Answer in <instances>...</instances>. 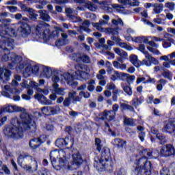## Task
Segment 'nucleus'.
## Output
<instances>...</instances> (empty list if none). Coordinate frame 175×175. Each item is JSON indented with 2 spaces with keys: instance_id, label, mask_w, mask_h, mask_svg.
Masks as SVG:
<instances>
[{
  "instance_id": "37998d69",
  "label": "nucleus",
  "mask_w": 175,
  "mask_h": 175,
  "mask_svg": "<svg viewBox=\"0 0 175 175\" xmlns=\"http://www.w3.org/2000/svg\"><path fill=\"white\" fill-rule=\"evenodd\" d=\"M68 43H69V40L59 39L55 42V45L57 47H59V46H65V44H68Z\"/></svg>"
},
{
  "instance_id": "a18cd8bd",
  "label": "nucleus",
  "mask_w": 175,
  "mask_h": 175,
  "mask_svg": "<svg viewBox=\"0 0 175 175\" xmlns=\"http://www.w3.org/2000/svg\"><path fill=\"white\" fill-rule=\"evenodd\" d=\"M88 91H90V92H92V91L95 90V81L93 79H91L88 82Z\"/></svg>"
},
{
  "instance_id": "473e14b6",
  "label": "nucleus",
  "mask_w": 175,
  "mask_h": 175,
  "mask_svg": "<svg viewBox=\"0 0 175 175\" xmlns=\"http://www.w3.org/2000/svg\"><path fill=\"white\" fill-rule=\"evenodd\" d=\"M42 75L46 77V79H50L51 76H53V71L51 70V68L47 67V66H44L42 68Z\"/></svg>"
},
{
  "instance_id": "4d7b16f0",
  "label": "nucleus",
  "mask_w": 175,
  "mask_h": 175,
  "mask_svg": "<svg viewBox=\"0 0 175 175\" xmlns=\"http://www.w3.org/2000/svg\"><path fill=\"white\" fill-rule=\"evenodd\" d=\"M121 72L118 71H113V74L111 77V80H113V81H116V80H120Z\"/></svg>"
},
{
  "instance_id": "f704fd0d",
  "label": "nucleus",
  "mask_w": 175,
  "mask_h": 175,
  "mask_svg": "<svg viewBox=\"0 0 175 175\" xmlns=\"http://www.w3.org/2000/svg\"><path fill=\"white\" fill-rule=\"evenodd\" d=\"M144 102V97L140 96L139 98H135L132 100V105L135 106V107L142 105Z\"/></svg>"
},
{
  "instance_id": "dca6fc26",
  "label": "nucleus",
  "mask_w": 175,
  "mask_h": 175,
  "mask_svg": "<svg viewBox=\"0 0 175 175\" xmlns=\"http://www.w3.org/2000/svg\"><path fill=\"white\" fill-rule=\"evenodd\" d=\"M50 158H51V162L55 167V169H57L58 170V163H57V159L59 158V150H55L51 152L50 153Z\"/></svg>"
},
{
  "instance_id": "774afa93",
  "label": "nucleus",
  "mask_w": 175,
  "mask_h": 175,
  "mask_svg": "<svg viewBox=\"0 0 175 175\" xmlns=\"http://www.w3.org/2000/svg\"><path fill=\"white\" fill-rule=\"evenodd\" d=\"M174 5L173 2H167L165 3V8L170 9V10H174Z\"/></svg>"
},
{
  "instance_id": "7ed1b4c3",
  "label": "nucleus",
  "mask_w": 175,
  "mask_h": 175,
  "mask_svg": "<svg viewBox=\"0 0 175 175\" xmlns=\"http://www.w3.org/2000/svg\"><path fill=\"white\" fill-rule=\"evenodd\" d=\"M101 157H94V166L98 172H111L113 170V160L110 154V149L107 147L103 148L101 150Z\"/></svg>"
},
{
  "instance_id": "e433bc0d",
  "label": "nucleus",
  "mask_w": 175,
  "mask_h": 175,
  "mask_svg": "<svg viewBox=\"0 0 175 175\" xmlns=\"http://www.w3.org/2000/svg\"><path fill=\"white\" fill-rule=\"evenodd\" d=\"M136 120L132 118H125L124 119V124L127 126H136Z\"/></svg>"
},
{
  "instance_id": "8fccbe9b",
  "label": "nucleus",
  "mask_w": 175,
  "mask_h": 175,
  "mask_svg": "<svg viewBox=\"0 0 175 175\" xmlns=\"http://www.w3.org/2000/svg\"><path fill=\"white\" fill-rule=\"evenodd\" d=\"M90 25H91L90 21L86 20L82 23V25L80 27V28L83 31H88L89 29L88 27H90Z\"/></svg>"
},
{
  "instance_id": "6e6552de",
  "label": "nucleus",
  "mask_w": 175,
  "mask_h": 175,
  "mask_svg": "<svg viewBox=\"0 0 175 175\" xmlns=\"http://www.w3.org/2000/svg\"><path fill=\"white\" fill-rule=\"evenodd\" d=\"M75 79H79V77L83 79V80H88L90 79V74L85 72L87 66L78 64L75 65Z\"/></svg>"
},
{
  "instance_id": "338daca9",
  "label": "nucleus",
  "mask_w": 175,
  "mask_h": 175,
  "mask_svg": "<svg viewBox=\"0 0 175 175\" xmlns=\"http://www.w3.org/2000/svg\"><path fill=\"white\" fill-rule=\"evenodd\" d=\"M135 79L136 77L135 75H131L129 74V76H127V79L126 80V81H127L129 84H132L133 83V81H135Z\"/></svg>"
},
{
  "instance_id": "ea45409f",
  "label": "nucleus",
  "mask_w": 175,
  "mask_h": 175,
  "mask_svg": "<svg viewBox=\"0 0 175 175\" xmlns=\"http://www.w3.org/2000/svg\"><path fill=\"white\" fill-rule=\"evenodd\" d=\"M135 42L136 43H145V44H148L149 43V40H148V38L147 37H137L135 40Z\"/></svg>"
},
{
  "instance_id": "ddd939ff",
  "label": "nucleus",
  "mask_w": 175,
  "mask_h": 175,
  "mask_svg": "<svg viewBox=\"0 0 175 175\" xmlns=\"http://www.w3.org/2000/svg\"><path fill=\"white\" fill-rule=\"evenodd\" d=\"M163 132L166 133H174L175 132V120H169L165 122Z\"/></svg>"
},
{
  "instance_id": "bb28decb",
  "label": "nucleus",
  "mask_w": 175,
  "mask_h": 175,
  "mask_svg": "<svg viewBox=\"0 0 175 175\" xmlns=\"http://www.w3.org/2000/svg\"><path fill=\"white\" fill-rule=\"evenodd\" d=\"M162 12H163V3H153V13H154V14H160Z\"/></svg>"
},
{
  "instance_id": "09e8293b",
  "label": "nucleus",
  "mask_w": 175,
  "mask_h": 175,
  "mask_svg": "<svg viewBox=\"0 0 175 175\" xmlns=\"http://www.w3.org/2000/svg\"><path fill=\"white\" fill-rule=\"evenodd\" d=\"M81 62H83V64H91V58L87 55H82Z\"/></svg>"
},
{
  "instance_id": "c9c22d12",
  "label": "nucleus",
  "mask_w": 175,
  "mask_h": 175,
  "mask_svg": "<svg viewBox=\"0 0 175 175\" xmlns=\"http://www.w3.org/2000/svg\"><path fill=\"white\" fill-rule=\"evenodd\" d=\"M92 25L97 29V31H100V32H106V28L102 27V25H105V24H102L100 21L99 23H93Z\"/></svg>"
},
{
  "instance_id": "c03bdc74",
  "label": "nucleus",
  "mask_w": 175,
  "mask_h": 175,
  "mask_svg": "<svg viewBox=\"0 0 175 175\" xmlns=\"http://www.w3.org/2000/svg\"><path fill=\"white\" fill-rule=\"evenodd\" d=\"M120 107L123 109V110H128L129 111H135V109L132 105H128L126 103H122Z\"/></svg>"
},
{
  "instance_id": "864d4df0",
  "label": "nucleus",
  "mask_w": 175,
  "mask_h": 175,
  "mask_svg": "<svg viewBox=\"0 0 175 175\" xmlns=\"http://www.w3.org/2000/svg\"><path fill=\"white\" fill-rule=\"evenodd\" d=\"M138 50L144 54L145 58L150 54L148 51H146V46H144V44H139Z\"/></svg>"
},
{
  "instance_id": "c85d7f7f",
  "label": "nucleus",
  "mask_w": 175,
  "mask_h": 175,
  "mask_svg": "<svg viewBox=\"0 0 175 175\" xmlns=\"http://www.w3.org/2000/svg\"><path fill=\"white\" fill-rule=\"evenodd\" d=\"M119 31H121V28L118 27L105 28V33H109V35H118Z\"/></svg>"
},
{
  "instance_id": "49530a36",
  "label": "nucleus",
  "mask_w": 175,
  "mask_h": 175,
  "mask_svg": "<svg viewBox=\"0 0 175 175\" xmlns=\"http://www.w3.org/2000/svg\"><path fill=\"white\" fill-rule=\"evenodd\" d=\"M31 75H32V68L31 66H28L25 68V72H23V76L27 79Z\"/></svg>"
},
{
  "instance_id": "3c124183",
  "label": "nucleus",
  "mask_w": 175,
  "mask_h": 175,
  "mask_svg": "<svg viewBox=\"0 0 175 175\" xmlns=\"http://www.w3.org/2000/svg\"><path fill=\"white\" fill-rule=\"evenodd\" d=\"M111 23L113 25H120V27H124V21H122V19L120 18L118 19H113Z\"/></svg>"
},
{
  "instance_id": "052dcab7",
  "label": "nucleus",
  "mask_w": 175,
  "mask_h": 175,
  "mask_svg": "<svg viewBox=\"0 0 175 175\" xmlns=\"http://www.w3.org/2000/svg\"><path fill=\"white\" fill-rule=\"evenodd\" d=\"M172 61H173V59H170V61L163 62V66L164 68H166L167 69H170L171 65L174 66V64L172 63Z\"/></svg>"
},
{
  "instance_id": "39448f33",
  "label": "nucleus",
  "mask_w": 175,
  "mask_h": 175,
  "mask_svg": "<svg viewBox=\"0 0 175 175\" xmlns=\"http://www.w3.org/2000/svg\"><path fill=\"white\" fill-rule=\"evenodd\" d=\"M1 23V33L3 35H7L11 38H16L17 36L18 24L14 23L10 25V23H12V19L10 18H2Z\"/></svg>"
},
{
  "instance_id": "603ef678",
  "label": "nucleus",
  "mask_w": 175,
  "mask_h": 175,
  "mask_svg": "<svg viewBox=\"0 0 175 175\" xmlns=\"http://www.w3.org/2000/svg\"><path fill=\"white\" fill-rule=\"evenodd\" d=\"M85 8H87L89 10H91L92 12H95L96 8L94 6V3H92L91 1H88L85 4Z\"/></svg>"
},
{
  "instance_id": "0e129e2a",
  "label": "nucleus",
  "mask_w": 175,
  "mask_h": 175,
  "mask_svg": "<svg viewBox=\"0 0 175 175\" xmlns=\"http://www.w3.org/2000/svg\"><path fill=\"white\" fill-rule=\"evenodd\" d=\"M29 14L31 20H33V21H35V20H36L38 17V15L33 12V10H29Z\"/></svg>"
},
{
  "instance_id": "20e7f679",
  "label": "nucleus",
  "mask_w": 175,
  "mask_h": 175,
  "mask_svg": "<svg viewBox=\"0 0 175 175\" xmlns=\"http://www.w3.org/2000/svg\"><path fill=\"white\" fill-rule=\"evenodd\" d=\"M18 163L19 166L27 170V172L38 170V161L28 153L20 154L18 158Z\"/></svg>"
},
{
  "instance_id": "e2e57ef3",
  "label": "nucleus",
  "mask_w": 175,
  "mask_h": 175,
  "mask_svg": "<svg viewBox=\"0 0 175 175\" xmlns=\"http://www.w3.org/2000/svg\"><path fill=\"white\" fill-rule=\"evenodd\" d=\"M103 20H100V23L104 24L106 25V24H109V21H110V16L109 15H104L103 16Z\"/></svg>"
},
{
  "instance_id": "aec40b11",
  "label": "nucleus",
  "mask_w": 175,
  "mask_h": 175,
  "mask_svg": "<svg viewBox=\"0 0 175 175\" xmlns=\"http://www.w3.org/2000/svg\"><path fill=\"white\" fill-rule=\"evenodd\" d=\"M72 165H75V166L77 167H79L83 163V158L79 152H77L72 154Z\"/></svg>"
},
{
  "instance_id": "0eeeda50",
  "label": "nucleus",
  "mask_w": 175,
  "mask_h": 175,
  "mask_svg": "<svg viewBox=\"0 0 175 175\" xmlns=\"http://www.w3.org/2000/svg\"><path fill=\"white\" fill-rule=\"evenodd\" d=\"M37 35L40 36V38H42L45 42L49 41L50 36H51V31H50V25L44 22L40 23L36 28Z\"/></svg>"
},
{
  "instance_id": "f03ea898",
  "label": "nucleus",
  "mask_w": 175,
  "mask_h": 175,
  "mask_svg": "<svg viewBox=\"0 0 175 175\" xmlns=\"http://www.w3.org/2000/svg\"><path fill=\"white\" fill-rule=\"evenodd\" d=\"M139 155L142 157L137 160V167L131 172L132 175H151V162L147 160V158L151 159L152 158H158L159 152L158 150L152 151L150 149H144L140 150Z\"/></svg>"
},
{
  "instance_id": "f3484780",
  "label": "nucleus",
  "mask_w": 175,
  "mask_h": 175,
  "mask_svg": "<svg viewBox=\"0 0 175 175\" xmlns=\"http://www.w3.org/2000/svg\"><path fill=\"white\" fill-rule=\"evenodd\" d=\"M5 91L1 92V95L3 96L9 97L10 95L9 94H20V90L17 88H11L10 85H5L4 86Z\"/></svg>"
},
{
  "instance_id": "f8f14e48",
  "label": "nucleus",
  "mask_w": 175,
  "mask_h": 175,
  "mask_svg": "<svg viewBox=\"0 0 175 175\" xmlns=\"http://www.w3.org/2000/svg\"><path fill=\"white\" fill-rule=\"evenodd\" d=\"M17 24H18L17 29L18 32H19L23 38H27V36L31 33V26L25 23Z\"/></svg>"
},
{
  "instance_id": "4c0bfd02",
  "label": "nucleus",
  "mask_w": 175,
  "mask_h": 175,
  "mask_svg": "<svg viewBox=\"0 0 175 175\" xmlns=\"http://www.w3.org/2000/svg\"><path fill=\"white\" fill-rule=\"evenodd\" d=\"M95 146L98 152H100L103 148H105V147H103V144H102V140L99 138L95 139Z\"/></svg>"
},
{
  "instance_id": "72a5a7b5",
  "label": "nucleus",
  "mask_w": 175,
  "mask_h": 175,
  "mask_svg": "<svg viewBox=\"0 0 175 175\" xmlns=\"http://www.w3.org/2000/svg\"><path fill=\"white\" fill-rule=\"evenodd\" d=\"M120 3L122 5H130V6H139L140 5V2L134 1L132 2L131 0H118Z\"/></svg>"
},
{
  "instance_id": "412c9836",
  "label": "nucleus",
  "mask_w": 175,
  "mask_h": 175,
  "mask_svg": "<svg viewBox=\"0 0 175 175\" xmlns=\"http://www.w3.org/2000/svg\"><path fill=\"white\" fill-rule=\"evenodd\" d=\"M35 99H38L42 105H51V101L46 98L44 95L41 94L40 93H37L34 95Z\"/></svg>"
},
{
  "instance_id": "58836bf2",
  "label": "nucleus",
  "mask_w": 175,
  "mask_h": 175,
  "mask_svg": "<svg viewBox=\"0 0 175 175\" xmlns=\"http://www.w3.org/2000/svg\"><path fill=\"white\" fill-rule=\"evenodd\" d=\"M121 49H124V50H127V51H132L133 50V47H132L131 45L126 44V42H122L121 41L119 42V44H118Z\"/></svg>"
},
{
  "instance_id": "2eb2a0df",
  "label": "nucleus",
  "mask_w": 175,
  "mask_h": 175,
  "mask_svg": "<svg viewBox=\"0 0 175 175\" xmlns=\"http://www.w3.org/2000/svg\"><path fill=\"white\" fill-rule=\"evenodd\" d=\"M112 144H113L114 147H116V148H118V150H126L127 147L126 141L121 138L114 139L112 142Z\"/></svg>"
},
{
  "instance_id": "423d86ee",
  "label": "nucleus",
  "mask_w": 175,
  "mask_h": 175,
  "mask_svg": "<svg viewBox=\"0 0 175 175\" xmlns=\"http://www.w3.org/2000/svg\"><path fill=\"white\" fill-rule=\"evenodd\" d=\"M1 47H8L1 50V61H9V50L14 48V40L6 36H1Z\"/></svg>"
},
{
  "instance_id": "bf43d9fd",
  "label": "nucleus",
  "mask_w": 175,
  "mask_h": 175,
  "mask_svg": "<svg viewBox=\"0 0 175 175\" xmlns=\"http://www.w3.org/2000/svg\"><path fill=\"white\" fill-rule=\"evenodd\" d=\"M147 49L150 52L152 53V54H155L156 55H159L161 54V52L159 50L157 49V48H154V46H148Z\"/></svg>"
},
{
  "instance_id": "4468645a",
  "label": "nucleus",
  "mask_w": 175,
  "mask_h": 175,
  "mask_svg": "<svg viewBox=\"0 0 175 175\" xmlns=\"http://www.w3.org/2000/svg\"><path fill=\"white\" fill-rule=\"evenodd\" d=\"M99 118L107 121H113L116 118V113L111 110H105L99 114Z\"/></svg>"
},
{
  "instance_id": "7c9ffc66",
  "label": "nucleus",
  "mask_w": 175,
  "mask_h": 175,
  "mask_svg": "<svg viewBox=\"0 0 175 175\" xmlns=\"http://www.w3.org/2000/svg\"><path fill=\"white\" fill-rule=\"evenodd\" d=\"M162 46L163 49H169V47H172V44H174V39L172 38H167V40L163 39L162 41Z\"/></svg>"
},
{
  "instance_id": "13d9d810",
  "label": "nucleus",
  "mask_w": 175,
  "mask_h": 175,
  "mask_svg": "<svg viewBox=\"0 0 175 175\" xmlns=\"http://www.w3.org/2000/svg\"><path fill=\"white\" fill-rule=\"evenodd\" d=\"M111 46H114V42L112 40H108L107 41V45L104 44L102 45L101 47L103 49H105V50H111Z\"/></svg>"
},
{
  "instance_id": "a211bd4d",
  "label": "nucleus",
  "mask_w": 175,
  "mask_h": 175,
  "mask_svg": "<svg viewBox=\"0 0 175 175\" xmlns=\"http://www.w3.org/2000/svg\"><path fill=\"white\" fill-rule=\"evenodd\" d=\"M40 20H42L45 23H50L51 21V16L49 14V12L46 10H40L38 11Z\"/></svg>"
},
{
  "instance_id": "1a4fd4ad",
  "label": "nucleus",
  "mask_w": 175,
  "mask_h": 175,
  "mask_svg": "<svg viewBox=\"0 0 175 175\" xmlns=\"http://www.w3.org/2000/svg\"><path fill=\"white\" fill-rule=\"evenodd\" d=\"M41 111L45 116H55V114H59L61 108L58 105L54 107H44L41 109Z\"/></svg>"
},
{
  "instance_id": "cd10ccee",
  "label": "nucleus",
  "mask_w": 175,
  "mask_h": 175,
  "mask_svg": "<svg viewBox=\"0 0 175 175\" xmlns=\"http://www.w3.org/2000/svg\"><path fill=\"white\" fill-rule=\"evenodd\" d=\"M124 94V92L120 89H116L112 91V100L113 102H118V97L121 96Z\"/></svg>"
},
{
  "instance_id": "4be33fe9",
  "label": "nucleus",
  "mask_w": 175,
  "mask_h": 175,
  "mask_svg": "<svg viewBox=\"0 0 175 175\" xmlns=\"http://www.w3.org/2000/svg\"><path fill=\"white\" fill-rule=\"evenodd\" d=\"M43 139H42V137L36 138V139H33L29 142V146L33 150H36L38 147H40V144L43 143Z\"/></svg>"
},
{
  "instance_id": "393cba45",
  "label": "nucleus",
  "mask_w": 175,
  "mask_h": 175,
  "mask_svg": "<svg viewBox=\"0 0 175 175\" xmlns=\"http://www.w3.org/2000/svg\"><path fill=\"white\" fill-rule=\"evenodd\" d=\"M116 54H118L122 59H128V53L120 48H113Z\"/></svg>"
},
{
  "instance_id": "6e6d98bb",
  "label": "nucleus",
  "mask_w": 175,
  "mask_h": 175,
  "mask_svg": "<svg viewBox=\"0 0 175 175\" xmlns=\"http://www.w3.org/2000/svg\"><path fill=\"white\" fill-rule=\"evenodd\" d=\"M156 137L159 139L160 141V144L163 145L165 143H166V137L163 134L159 133L157 134Z\"/></svg>"
},
{
  "instance_id": "de8ad7c7",
  "label": "nucleus",
  "mask_w": 175,
  "mask_h": 175,
  "mask_svg": "<svg viewBox=\"0 0 175 175\" xmlns=\"http://www.w3.org/2000/svg\"><path fill=\"white\" fill-rule=\"evenodd\" d=\"M59 32H64V30L61 27H56V29L51 34L53 38H58L59 36Z\"/></svg>"
},
{
  "instance_id": "c756f323",
  "label": "nucleus",
  "mask_w": 175,
  "mask_h": 175,
  "mask_svg": "<svg viewBox=\"0 0 175 175\" xmlns=\"http://www.w3.org/2000/svg\"><path fill=\"white\" fill-rule=\"evenodd\" d=\"M53 91L57 95L64 96L65 95V89L62 88H59V85L57 83H53Z\"/></svg>"
},
{
  "instance_id": "5fc2aeb1",
  "label": "nucleus",
  "mask_w": 175,
  "mask_h": 175,
  "mask_svg": "<svg viewBox=\"0 0 175 175\" xmlns=\"http://www.w3.org/2000/svg\"><path fill=\"white\" fill-rule=\"evenodd\" d=\"M82 55L80 53H73L72 55V59L76 62H81Z\"/></svg>"
},
{
  "instance_id": "a878e982",
  "label": "nucleus",
  "mask_w": 175,
  "mask_h": 175,
  "mask_svg": "<svg viewBox=\"0 0 175 175\" xmlns=\"http://www.w3.org/2000/svg\"><path fill=\"white\" fill-rule=\"evenodd\" d=\"M68 98L72 100V102H81V97L77 96V93L73 90L68 93Z\"/></svg>"
},
{
  "instance_id": "b1692460",
  "label": "nucleus",
  "mask_w": 175,
  "mask_h": 175,
  "mask_svg": "<svg viewBox=\"0 0 175 175\" xmlns=\"http://www.w3.org/2000/svg\"><path fill=\"white\" fill-rule=\"evenodd\" d=\"M8 57L9 61H12V62H14V64H18V62H20L22 59L20 55H17L14 53H10V51L8 53Z\"/></svg>"
},
{
  "instance_id": "9d476101",
  "label": "nucleus",
  "mask_w": 175,
  "mask_h": 175,
  "mask_svg": "<svg viewBox=\"0 0 175 175\" xmlns=\"http://www.w3.org/2000/svg\"><path fill=\"white\" fill-rule=\"evenodd\" d=\"M69 154H66V152L64 150H59V162L57 163V169H63L66 166V159L70 158Z\"/></svg>"
},
{
  "instance_id": "5701e85b",
  "label": "nucleus",
  "mask_w": 175,
  "mask_h": 175,
  "mask_svg": "<svg viewBox=\"0 0 175 175\" xmlns=\"http://www.w3.org/2000/svg\"><path fill=\"white\" fill-rule=\"evenodd\" d=\"M136 83L137 84H140V83H143L144 84H148V83H155V79H152L150 77H137Z\"/></svg>"
},
{
  "instance_id": "6ab92c4d",
  "label": "nucleus",
  "mask_w": 175,
  "mask_h": 175,
  "mask_svg": "<svg viewBox=\"0 0 175 175\" xmlns=\"http://www.w3.org/2000/svg\"><path fill=\"white\" fill-rule=\"evenodd\" d=\"M1 83H6V81H9L10 80V76H12V73L10 72V70L6 69V68H2L1 69Z\"/></svg>"
},
{
  "instance_id": "f257e3e1",
  "label": "nucleus",
  "mask_w": 175,
  "mask_h": 175,
  "mask_svg": "<svg viewBox=\"0 0 175 175\" xmlns=\"http://www.w3.org/2000/svg\"><path fill=\"white\" fill-rule=\"evenodd\" d=\"M6 113H21V119L22 126L20 127V121L17 117L11 120L10 126L5 127L3 133L5 136L12 137V139H23L24 133L23 131H29V132H36V123L32 120V116L28 114L25 109L17 105H7L2 109Z\"/></svg>"
},
{
  "instance_id": "69168bd1",
  "label": "nucleus",
  "mask_w": 175,
  "mask_h": 175,
  "mask_svg": "<svg viewBox=\"0 0 175 175\" xmlns=\"http://www.w3.org/2000/svg\"><path fill=\"white\" fill-rule=\"evenodd\" d=\"M161 175H170V170L169 168L164 167L162 168V170L160 171Z\"/></svg>"
},
{
  "instance_id": "79ce46f5",
  "label": "nucleus",
  "mask_w": 175,
  "mask_h": 175,
  "mask_svg": "<svg viewBox=\"0 0 175 175\" xmlns=\"http://www.w3.org/2000/svg\"><path fill=\"white\" fill-rule=\"evenodd\" d=\"M122 90L127 95H129V96H132L133 92L132 91L131 85L123 86Z\"/></svg>"
},
{
  "instance_id": "2f4dec72",
  "label": "nucleus",
  "mask_w": 175,
  "mask_h": 175,
  "mask_svg": "<svg viewBox=\"0 0 175 175\" xmlns=\"http://www.w3.org/2000/svg\"><path fill=\"white\" fill-rule=\"evenodd\" d=\"M130 62L136 68H140V61L136 55H131L130 56Z\"/></svg>"
},
{
  "instance_id": "9b49d317",
  "label": "nucleus",
  "mask_w": 175,
  "mask_h": 175,
  "mask_svg": "<svg viewBox=\"0 0 175 175\" xmlns=\"http://www.w3.org/2000/svg\"><path fill=\"white\" fill-rule=\"evenodd\" d=\"M160 154L162 157H172L175 154L174 146L172 144H167L160 149Z\"/></svg>"
},
{
  "instance_id": "680f3d73",
  "label": "nucleus",
  "mask_w": 175,
  "mask_h": 175,
  "mask_svg": "<svg viewBox=\"0 0 175 175\" xmlns=\"http://www.w3.org/2000/svg\"><path fill=\"white\" fill-rule=\"evenodd\" d=\"M159 83H159L157 85V88L158 91H162V88H163V85H165L166 81L165 79H160Z\"/></svg>"
},
{
  "instance_id": "a19ab883",
  "label": "nucleus",
  "mask_w": 175,
  "mask_h": 175,
  "mask_svg": "<svg viewBox=\"0 0 175 175\" xmlns=\"http://www.w3.org/2000/svg\"><path fill=\"white\" fill-rule=\"evenodd\" d=\"M146 59H150V64H153V65H159V61L158 59H155V57H152L150 53L146 55Z\"/></svg>"
}]
</instances>
